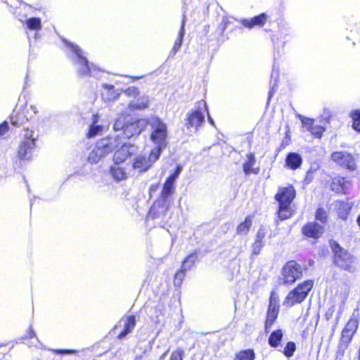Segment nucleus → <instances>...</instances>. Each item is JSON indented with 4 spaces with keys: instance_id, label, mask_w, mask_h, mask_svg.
Instances as JSON below:
<instances>
[{
    "instance_id": "58836bf2",
    "label": "nucleus",
    "mask_w": 360,
    "mask_h": 360,
    "mask_svg": "<svg viewBox=\"0 0 360 360\" xmlns=\"http://www.w3.org/2000/svg\"><path fill=\"white\" fill-rule=\"evenodd\" d=\"M351 117L353 120V128L355 130L360 131V110H356L352 112Z\"/></svg>"
},
{
    "instance_id": "bb28decb",
    "label": "nucleus",
    "mask_w": 360,
    "mask_h": 360,
    "mask_svg": "<svg viewBox=\"0 0 360 360\" xmlns=\"http://www.w3.org/2000/svg\"><path fill=\"white\" fill-rule=\"evenodd\" d=\"M122 321L124 322V325L123 330L118 335L120 339L124 338L127 334L130 333L136 325L134 316H129L126 319H123Z\"/></svg>"
},
{
    "instance_id": "20e7f679",
    "label": "nucleus",
    "mask_w": 360,
    "mask_h": 360,
    "mask_svg": "<svg viewBox=\"0 0 360 360\" xmlns=\"http://www.w3.org/2000/svg\"><path fill=\"white\" fill-rule=\"evenodd\" d=\"M332 252L334 255V264L338 268L343 270L353 272L354 271V264L355 257L347 250H345L335 241L330 242Z\"/></svg>"
},
{
    "instance_id": "a211bd4d",
    "label": "nucleus",
    "mask_w": 360,
    "mask_h": 360,
    "mask_svg": "<svg viewBox=\"0 0 360 360\" xmlns=\"http://www.w3.org/2000/svg\"><path fill=\"white\" fill-rule=\"evenodd\" d=\"M301 122L302 124L303 131H309L316 138H321L324 128L321 125L316 124L313 120L302 117Z\"/></svg>"
},
{
    "instance_id": "4d7b16f0",
    "label": "nucleus",
    "mask_w": 360,
    "mask_h": 360,
    "mask_svg": "<svg viewBox=\"0 0 360 360\" xmlns=\"http://www.w3.org/2000/svg\"><path fill=\"white\" fill-rule=\"evenodd\" d=\"M167 352H165L160 357V360H162V359L165 357V356L167 354Z\"/></svg>"
},
{
    "instance_id": "052dcab7",
    "label": "nucleus",
    "mask_w": 360,
    "mask_h": 360,
    "mask_svg": "<svg viewBox=\"0 0 360 360\" xmlns=\"http://www.w3.org/2000/svg\"><path fill=\"white\" fill-rule=\"evenodd\" d=\"M310 173H311V171L309 170L307 173V175L309 176L310 175Z\"/></svg>"
},
{
    "instance_id": "0eeeda50",
    "label": "nucleus",
    "mask_w": 360,
    "mask_h": 360,
    "mask_svg": "<svg viewBox=\"0 0 360 360\" xmlns=\"http://www.w3.org/2000/svg\"><path fill=\"white\" fill-rule=\"evenodd\" d=\"M313 285L312 280H307L301 283L288 294L283 301V305L292 307L295 304L301 303L305 300Z\"/></svg>"
},
{
    "instance_id": "e433bc0d",
    "label": "nucleus",
    "mask_w": 360,
    "mask_h": 360,
    "mask_svg": "<svg viewBox=\"0 0 360 360\" xmlns=\"http://www.w3.org/2000/svg\"><path fill=\"white\" fill-rule=\"evenodd\" d=\"M25 117L26 121L32 120L34 116L38 113V108L34 105H26L25 110Z\"/></svg>"
},
{
    "instance_id": "6e6d98bb",
    "label": "nucleus",
    "mask_w": 360,
    "mask_h": 360,
    "mask_svg": "<svg viewBox=\"0 0 360 360\" xmlns=\"http://www.w3.org/2000/svg\"><path fill=\"white\" fill-rule=\"evenodd\" d=\"M156 188H157V186H156V185H152V186H150V191H155Z\"/></svg>"
},
{
    "instance_id": "864d4df0",
    "label": "nucleus",
    "mask_w": 360,
    "mask_h": 360,
    "mask_svg": "<svg viewBox=\"0 0 360 360\" xmlns=\"http://www.w3.org/2000/svg\"><path fill=\"white\" fill-rule=\"evenodd\" d=\"M275 89H274V87L272 86L271 87V89L270 90V91L269 92V99L272 96V95L274 94V93L275 92Z\"/></svg>"
},
{
    "instance_id": "4468645a",
    "label": "nucleus",
    "mask_w": 360,
    "mask_h": 360,
    "mask_svg": "<svg viewBox=\"0 0 360 360\" xmlns=\"http://www.w3.org/2000/svg\"><path fill=\"white\" fill-rule=\"evenodd\" d=\"M331 158L337 164L350 171H354L356 169V165L353 155L347 152H334L331 155Z\"/></svg>"
},
{
    "instance_id": "2f4dec72",
    "label": "nucleus",
    "mask_w": 360,
    "mask_h": 360,
    "mask_svg": "<svg viewBox=\"0 0 360 360\" xmlns=\"http://www.w3.org/2000/svg\"><path fill=\"white\" fill-rule=\"evenodd\" d=\"M283 332L281 330H276L272 332L269 338V344L272 347H277L282 340Z\"/></svg>"
},
{
    "instance_id": "b1692460",
    "label": "nucleus",
    "mask_w": 360,
    "mask_h": 360,
    "mask_svg": "<svg viewBox=\"0 0 360 360\" xmlns=\"http://www.w3.org/2000/svg\"><path fill=\"white\" fill-rule=\"evenodd\" d=\"M99 115L96 114L92 117V123L89 127L87 137L89 139L94 138L99 134H101L103 130V126L102 124H99Z\"/></svg>"
},
{
    "instance_id": "a19ab883",
    "label": "nucleus",
    "mask_w": 360,
    "mask_h": 360,
    "mask_svg": "<svg viewBox=\"0 0 360 360\" xmlns=\"http://www.w3.org/2000/svg\"><path fill=\"white\" fill-rule=\"evenodd\" d=\"M125 119L122 117H118L115 120L114 124H113V129L116 131L123 130L124 131V127L127 124L125 122Z\"/></svg>"
},
{
    "instance_id": "c03bdc74",
    "label": "nucleus",
    "mask_w": 360,
    "mask_h": 360,
    "mask_svg": "<svg viewBox=\"0 0 360 360\" xmlns=\"http://www.w3.org/2000/svg\"><path fill=\"white\" fill-rule=\"evenodd\" d=\"M184 351L180 348L172 352L169 360H183Z\"/></svg>"
},
{
    "instance_id": "f257e3e1",
    "label": "nucleus",
    "mask_w": 360,
    "mask_h": 360,
    "mask_svg": "<svg viewBox=\"0 0 360 360\" xmlns=\"http://www.w3.org/2000/svg\"><path fill=\"white\" fill-rule=\"evenodd\" d=\"M67 47V53L77 75L81 77L92 76L99 77L101 70L93 63H89L85 56V52L77 44L63 39Z\"/></svg>"
},
{
    "instance_id": "72a5a7b5",
    "label": "nucleus",
    "mask_w": 360,
    "mask_h": 360,
    "mask_svg": "<svg viewBox=\"0 0 360 360\" xmlns=\"http://www.w3.org/2000/svg\"><path fill=\"white\" fill-rule=\"evenodd\" d=\"M255 354L252 349L242 350L235 355L234 360H254Z\"/></svg>"
},
{
    "instance_id": "c756f323",
    "label": "nucleus",
    "mask_w": 360,
    "mask_h": 360,
    "mask_svg": "<svg viewBox=\"0 0 360 360\" xmlns=\"http://www.w3.org/2000/svg\"><path fill=\"white\" fill-rule=\"evenodd\" d=\"M252 217L248 216L245 217V220L240 223L236 228V234L240 236H246L251 226H252Z\"/></svg>"
},
{
    "instance_id": "f3484780",
    "label": "nucleus",
    "mask_w": 360,
    "mask_h": 360,
    "mask_svg": "<svg viewBox=\"0 0 360 360\" xmlns=\"http://www.w3.org/2000/svg\"><path fill=\"white\" fill-rule=\"evenodd\" d=\"M324 228L316 222H309L302 227V233L309 238H319L323 233Z\"/></svg>"
},
{
    "instance_id": "412c9836",
    "label": "nucleus",
    "mask_w": 360,
    "mask_h": 360,
    "mask_svg": "<svg viewBox=\"0 0 360 360\" xmlns=\"http://www.w3.org/2000/svg\"><path fill=\"white\" fill-rule=\"evenodd\" d=\"M110 174L115 181L126 180L128 177L126 169L121 164L113 163L110 167Z\"/></svg>"
},
{
    "instance_id": "4be33fe9",
    "label": "nucleus",
    "mask_w": 360,
    "mask_h": 360,
    "mask_svg": "<svg viewBox=\"0 0 360 360\" xmlns=\"http://www.w3.org/2000/svg\"><path fill=\"white\" fill-rule=\"evenodd\" d=\"M358 310H355L348 322L347 323L345 328L342 330V333L344 335H352L356 330L357 329L359 325V319H358Z\"/></svg>"
},
{
    "instance_id": "9d476101",
    "label": "nucleus",
    "mask_w": 360,
    "mask_h": 360,
    "mask_svg": "<svg viewBox=\"0 0 360 360\" xmlns=\"http://www.w3.org/2000/svg\"><path fill=\"white\" fill-rule=\"evenodd\" d=\"M122 145V138L119 136H109L99 139L95 146L105 158Z\"/></svg>"
},
{
    "instance_id": "ddd939ff",
    "label": "nucleus",
    "mask_w": 360,
    "mask_h": 360,
    "mask_svg": "<svg viewBox=\"0 0 360 360\" xmlns=\"http://www.w3.org/2000/svg\"><path fill=\"white\" fill-rule=\"evenodd\" d=\"M136 150L134 145L127 144L122 142V145L114 151L112 162L115 164H122L129 157L132 156Z\"/></svg>"
},
{
    "instance_id": "3c124183",
    "label": "nucleus",
    "mask_w": 360,
    "mask_h": 360,
    "mask_svg": "<svg viewBox=\"0 0 360 360\" xmlns=\"http://www.w3.org/2000/svg\"><path fill=\"white\" fill-rule=\"evenodd\" d=\"M156 206L157 205L155 204L150 209V212H149V214L150 215H153V218H155L156 217L155 216V210H156Z\"/></svg>"
},
{
    "instance_id": "8fccbe9b",
    "label": "nucleus",
    "mask_w": 360,
    "mask_h": 360,
    "mask_svg": "<svg viewBox=\"0 0 360 360\" xmlns=\"http://www.w3.org/2000/svg\"><path fill=\"white\" fill-rule=\"evenodd\" d=\"M266 236V233L264 230L259 229L257 233L256 240L259 242H264L263 239Z\"/></svg>"
},
{
    "instance_id": "6e6552de",
    "label": "nucleus",
    "mask_w": 360,
    "mask_h": 360,
    "mask_svg": "<svg viewBox=\"0 0 360 360\" xmlns=\"http://www.w3.org/2000/svg\"><path fill=\"white\" fill-rule=\"evenodd\" d=\"M205 113L208 114L207 104L204 101H200L197 103L196 108L187 114L186 122L187 128H193L195 131H197L205 122Z\"/></svg>"
},
{
    "instance_id": "a18cd8bd",
    "label": "nucleus",
    "mask_w": 360,
    "mask_h": 360,
    "mask_svg": "<svg viewBox=\"0 0 360 360\" xmlns=\"http://www.w3.org/2000/svg\"><path fill=\"white\" fill-rule=\"evenodd\" d=\"M124 93L129 97L136 98L139 95V89L136 86H130Z\"/></svg>"
},
{
    "instance_id": "a878e982",
    "label": "nucleus",
    "mask_w": 360,
    "mask_h": 360,
    "mask_svg": "<svg viewBox=\"0 0 360 360\" xmlns=\"http://www.w3.org/2000/svg\"><path fill=\"white\" fill-rule=\"evenodd\" d=\"M302 162L301 155L297 153H290L285 159V166L288 168L295 170L299 168Z\"/></svg>"
},
{
    "instance_id": "39448f33",
    "label": "nucleus",
    "mask_w": 360,
    "mask_h": 360,
    "mask_svg": "<svg viewBox=\"0 0 360 360\" xmlns=\"http://www.w3.org/2000/svg\"><path fill=\"white\" fill-rule=\"evenodd\" d=\"M37 139L38 136H34V131L29 129H25L23 139L18 150V157L20 160H30L32 158Z\"/></svg>"
},
{
    "instance_id": "cd10ccee",
    "label": "nucleus",
    "mask_w": 360,
    "mask_h": 360,
    "mask_svg": "<svg viewBox=\"0 0 360 360\" xmlns=\"http://www.w3.org/2000/svg\"><path fill=\"white\" fill-rule=\"evenodd\" d=\"M149 98L146 95L139 96L136 100L130 101L132 110H143L148 107Z\"/></svg>"
},
{
    "instance_id": "37998d69",
    "label": "nucleus",
    "mask_w": 360,
    "mask_h": 360,
    "mask_svg": "<svg viewBox=\"0 0 360 360\" xmlns=\"http://www.w3.org/2000/svg\"><path fill=\"white\" fill-rule=\"evenodd\" d=\"M296 349V345L293 342H288L283 349V354L287 357H290L293 355Z\"/></svg>"
},
{
    "instance_id": "473e14b6",
    "label": "nucleus",
    "mask_w": 360,
    "mask_h": 360,
    "mask_svg": "<svg viewBox=\"0 0 360 360\" xmlns=\"http://www.w3.org/2000/svg\"><path fill=\"white\" fill-rule=\"evenodd\" d=\"M104 155H103L102 152L99 151L96 146H94V149L89 153L87 160L91 164H97L104 158Z\"/></svg>"
},
{
    "instance_id": "5701e85b",
    "label": "nucleus",
    "mask_w": 360,
    "mask_h": 360,
    "mask_svg": "<svg viewBox=\"0 0 360 360\" xmlns=\"http://www.w3.org/2000/svg\"><path fill=\"white\" fill-rule=\"evenodd\" d=\"M350 183L343 177H337L333 179L330 188L336 193H346L349 188Z\"/></svg>"
},
{
    "instance_id": "4c0bfd02",
    "label": "nucleus",
    "mask_w": 360,
    "mask_h": 360,
    "mask_svg": "<svg viewBox=\"0 0 360 360\" xmlns=\"http://www.w3.org/2000/svg\"><path fill=\"white\" fill-rule=\"evenodd\" d=\"M197 259L196 254H191L188 255L183 262L181 268L186 271L190 270L192 266L194 265L195 260Z\"/></svg>"
},
{
    "instance_id": "aec40b11",
    "label": "nucleus",
    "mask_w": 360,
    "mask_h": 360,
    "mask_svg": "<svg viewBox=\"0 0 360 360\" xmlns=\"http://www.w3.org/2000/svg\"><path fill=\"white\" fill-rule=\"evenodd\" d=\"M267 18V15L263 13L251 19H243L240 22L244 27L252 29L255 26H263L266 23Z\"/></svg>"
},
{
    "instance_id": "603ef678",
    "label": "nucleus",
    "mask_w": 360,
    "mask_h": 360,
    "mask_svg": "<svg viewBox=\"0 0 360 360\" xmlns=\"http://www.w3.org/2000/svg\"><path fill=\"white\" fill-rule=\"evenodd\" d=\"M28 334H29V338H30L36 336V334L32 328H30Z\"/></svg>"
},
{
    "instance_id": "bf43d9fd",
    "label": "nucleus",
    "mask_w": 360,
    "mask_h": 360,
    "mask_svg": "<svg viewBox=\"0 0 360 360\" xmlns=\"http://www.w3.org/2000/svg\"><path fill=\"white\" fill-rule=\"evenodd\" d=\"M135 360H141V357L136 356Z\"/></svg>"
},
{
    "instance_id": "de8ad7c7",
    "label": "nucleus",
    "mask_w": 360,
    "mask_h": 360,
    "mask_svg": "<svg viewBox=\"0 0 360 360\" xmlns=\"http://www.w3.org/2000/svg\"><path fill=\"white\" fill-rule=\"evenodd\" d=\"M53 352L58 354H72L77 352L73 349H54Z\"/></svg>"
},
{
    "instance_id": "09e8293b",
    "label": "nucleus",
    "mask_w": 360,
    "mask_h": 360,
    "mask_svg": "<svg viewBox=\"0 0 360 360\" xmlns=\"http://www.w3.org/2000/svg\"><path fill=\"white\" fill-rule=\"evenodd\" d=\"M8 130V124L6 122L0 124V137L4 136Z\"/></svg>"
},
{
    "instance_id": "ea45409f",
    "label": "nucleus",
    "mask_w": 360,
    "mask_h": 360,
    "mask_svg": "<svg viewBox=\"0 0 360 360\" xmlns=\"http://www.w3.org/2000/svg\"><path fill=\"white\" fill-rule=\"evenodd\" d=\"M186 271V270L183 269V268H181V269L175 274L174 278V285L175 286H180L181 285Z\"/></svg>"
},
{
    "instance_id": "7c9ffc66",
    "label": "nucleus",
    "mask_w": 360,
    "mask_h": 360,
    "mask_svg": "<svg viewBox=\"0 0 360 360\" xmlns=\"http://www.w3.org/2000/svg\"><path fill=\"white\" fill-rule=\"evenodd\" d=\"M115 112L118 117L127 118L130 115L131 112L134 110L130 106V102L127 104L120 103L116 106Z\"/></svg>"
},
{
    "instance_id": "6ab92c4d",
    "label": "nucleus",
    "mask_w": 360,
    "mask_h": 360,
    "mask_svg": "<svg viewBox=\"0 0 360 360\" xmlns=\"http://www.w3.org/2000/svg\"><path fill=\"white\" fill-rule=\"evenodd\" d=\"M101 96L105 101H112L119 97L122 90L115 89L112 84H103Z\"/></svg>"
},
{
    "instance_id": "423d86ee",
    "label": "nucleus",
    "mask_w": 360,
    "mask_h": 360,
    "mask_svg": "<svg viewBox=\"0 0 360 360\" xmlns=\"http://www.w3.org/2000/svg\"><path fill=\"white\" fill-rule=\"evenodd\" d=\"M158 150L152 149L148 153H143L135 155L131 161L132 168L139 173L147 172L159 159L161 154Z\"/></svg>"
},
{
    "instance_id": "f8f14e48",
    "label": "nucleus",
    "mask_w": 360,
    "mask_h": 360,
    "mask_svg": "<svg viewBox=\"0 0 360 360\" xmlns=\"http://www.w3.org/2000/svg\"><path fill=\"white\" fill-rule=\"evenodd\" d=\"M182 169L180 165H177L175 171L167 178L160 193V198L163 202L167 201L168 198L174 193L176 189L175 182L179 178Z\"/></svg>"
},
{
    "instance_id": "13d9d810",
    "label": "nucleus",
    "mask_w": 360,
    "mask_h": 360,
    "mask_svg": "<svg viewBox=\"0 0 360 360\" xmlns=\"http://www.w3.org/2000/svg\"><path fill=\"white\" fill-rule=\"evenodd\" d=\"M357 223L359 224V226H360V215L357 217Z\"/></svg>"
},
{
    "instance_id": "7ed1b4c3",
    "label": "nucleus",
    "mask_w": 360,
    "mask_h": 360,
    "mask_svg": "<svg viewBox=\"0 0 360 360\" xmlns=\"http://www.w3.org/2000/svg\"><path fill=\"white\" fill-rule=\"evenodd\" d=\"M295 195L296 191L292 186L279 188L275 198L279 204L278 216L281 220L289 219L292 215L290 204Z\"/></svg>"
},
{
    "instance_id": "2eb2a0df",
    "label": "nucleus",
    "mask_w": 360,
    "mask_h": 360,
    "mask_svg": "<svg viewBox=\"0 0 360 360\" xmlns=\"http://www.w3.org/2000/svg\"><path fill=\"white\" fill-rule=\"evenodd\" d=\"M147 126L146 120L141 119L130 123H127L123 134L125 137L130 139L133 136H138Z\"/></svg>"
},
{
    "instance_id": "dca6fc26",
    "label": "nucleus",
    "mask_w": 360,
    "mask_h": 360,
    "mask_svg": "<svg viewBox=\"0 0 360 360\" xmlns=\"http://www.w3.org/2000/svg\"><path fill=\"white\" fill-rule=\"evenodd\" d=\"M24 24L27 29L26 33L27 34L30 44H31L32 41L31 37L30 36V32H34L33 37L34 39H37L39 35L38 32L41 30V20L39 18L32 17L27 19Z\"/></svg>"
},
{
    "instance_id": "f03ea898",
    "label": "nucleus",
    "mask_w": 360,
    "mask_h": 360,
    "mask_svg": "<svg viewBox=\"0 0 360 360\" xmlns=\"http://www.w3.org/2000/svg\"><path fill=\"white\" fill-rule=\"evenodd\" d=\"M146 122L147 125L149 126L150 140L155 145L153 149H158L159 153L161 154L167 145V126L166 123L156 116L149 117L146 120Z\"/></svg>"
},
{
    "instance_id": "c9c22d12",
    "label": "nucleus",
    "mask_w": 360,
    "mask_h": 360,
    "mask_svg": "<svg viewBox=\"0 0 360 360\" xmlns=\"http://www.w3.org/2000/svg\"><path fill=\"white\" fill-rule=\"evenodd\" d=\"M11 123L13 125L18 127L22 125L26 120L25 112L15 110L11 117Z\"/></svg>"
},
{
    "instance_id": "9b49d317",
    "label": "nucleus",
    "mask_w": 360,
    "mask_h": 360,
    "mask_svg": "<svg viewBox=\"0 0 360 360\" xmlns=\"http://www.w3.org/2000/svg\"><path fill=\"white\" fill-rule=\"evenodd\" d=\"M279 297L275 292H271L269 298L266 319L265 321V330L267 333L278 317L279 312Z\"/></svg>"
},
{
    "instance_id": "49530a36",
    "label": "nucleus",
    "mask_w": 360,
    "mask_h": 360,
    "mask_svg": "<svg viewBox=\"0 0 360 360\" xmlns=\"http://www.w3.org/2000/svg\"><path fill=\"white\" fill-rule=\"evenodd\" d=\"M264 245V242H259L255 240L254 244L252 245V254L253 255H259L262 248Z\"/></svg>"
},
{
    "instance_id": "393cba45",
    "label": "nucleus",
    "mask_w": 360,
    "mask_h": 360,
    "mask_svg": "<svg viewBox=\"0 0 360 360\" xmlns=\"http://www.w3.org/2000/svg\"><path fill=\"white\" fill-rule=\"evenodd\" d=\"M247 160L243 163V172L246 175H249L250 174H258L259 169V168H252V167L255 165L256 159L254 153H250L247 154Z\"/></svg>"
},
{
    "instance_id": "f704fd0d",
    "label": "nucleus",
    "mask_w": 360,
    "mask_h": 360,
    "mask_svg": "<svg viewBox=\"0 0 360 360\" xmlns=\"http://www.w3.org/2000/svg\"><path fill=\"white\" fill-rule=\"evenodd\" d=\"M335 206L338 208V214L340 217L345 219L351 208L347 202L342 201H337Z\"/></svg>"
},
{
    "instance_id": "79ce46f5",
    "label": "nucleus",
    "mask_w": 360,
    "mask_h": 360,
    "mask_svg": "<svg viewBox=\"0 0 360 360\" xmlns=\"http://www.w3.org/2000/svg\"><path fill=\"white\" fill-rule=\"evenodd\" d=\"M315 218L316 220L321 221V223H326L328 220L327 212L321 207L317 209Z\"/></svg>"
},
{
    "instance_id": "5fc2aeb1",
    "label": "nucleus",
    "mask_w": 360,
    "mask_h": 360,
    "mask_svg": "<svg viewBox=\"0 0 360 360\" xmlns=\"http://www.w3.org/2000/svg\"><path fill=\"white\" fill-rule=\"evenodd\" d=\"M207 116H208V121L209 122L212 124V125H214V120H212V118L210 116L209 113L207 114Z\"/></svg>"
},
{
    "instance_id": "c85d7f7f",
    "label": "nucleus",
    "mask_w": 360,
    "mask_h": 360,
    "mask_svg": "<svg viewBox=\"0 0 360 360\" xmlns=\"http://www.w3.org/2000/svg\"><path fill=\"white\" fill-rule=\"evenodd\" d=\"M186 16L183 15L181 29L179 32L178 37L174 42L171 53L175 55L181 46L184 36L185 34Z\"/></svg>"
},
{
    "instance_id": "1a4fd4ad",
    "label": "nucleus",
    "mask_w": 360,
    "mask_h": 360,
    "mask_svg": "<svg viewBox=\"0 0 360 360\" xmlns=\"http://www.w3.org/2000/svg\"><path fill=\"white\" fill-rule=\"evenodd\" d=\"M302 276L301 266L295 261L286 263L282 269L281 280L283 284H292Z\"/></svg>"
}]
</instances>
